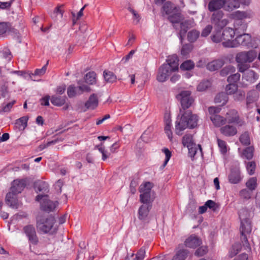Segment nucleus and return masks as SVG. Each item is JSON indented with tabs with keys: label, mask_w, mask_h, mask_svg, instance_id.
Here are the masks:
<instances>
[{
	"label": "nucleus",
	"mask_w": 260,
	"mask_h": 260,
	"mask_svg": "<svg viewBox=\"0 0 260 260\" xmlns=\"http://www.w3.org/2000/svg\"><path fill=\"white\" fill-rule=\"evenodd\" d=\"M199 116L193 114L190 111H187L182 113L179 121L175 123V133L177 135H182V132L186 128H193L198 125Z\"/></svg>",
	"instance_id": "f257e3e1"
},
{
	"label": "nucleus",
	"mask_w": 260,
	"mask_h": 260,
	"mask_svg": "<svg viewBox=\"0 0 260 260\" xmlns=\"http://www.w3.org/2000/svg\"><path fill=\"white\" fill-rule=\"evenodd\" d=\"M227 37H228V41L222 43L224 47L234 48L240 45L248 48H256L257 46V40L254 38L252 39L250 34H241L234 40H233L234 35Z\"/></svg>",
	"instance_id": "f03ea898"
},
{
	"label": "nucleus",
	"mask_w": 260,
	"mask_h": 260,
	"mask_svg": "<svg viewBox=\"0 0 260 260\" xmlns=\"http://www.w3.org/2000/svg\"><path fill=\"white\" fill-rule=\"evenodd\" d=\"M154 185L150 182H145L139 186L140 192V201L141 203L153 202L154 200V192L152 190Z\"/></svg>",
	"instance_id": "7ed1b4c3"
},
{
	"label": "nucleus",
	"mask_w": 260,
	"mask_h": 260,
	"mask_svg": "<svg viewBox=\"0 0 260 260\" xmlns=\"http://www.w3.org/2000/svg\"><path fill=\"white\" fill-rule=\"evenodd\" d=\"M251 223L248 220L241 221L240 228V239L244 249L248 251L251 250L250 244L248 241V236L251 233Z\"/></svg>",
	"instance_id": "20e7f679"
},
{
	"label": "nucleus",
	"mask_w": 260,
	"mask_h": 260,
	"mask_svg": "<svg viewBox=\"0 0 260 260\" xmlns=\"http://www.w3.org/2000/svg\"><path fill=\"white\" fill-rule=\"evenodd\" d=\"M224 13L222 11H215L212 15L211 23L218 31H220L229 23L227 19H222Z\"/></svg>",
	"instance_id": "39448f33"
},
{
	"label": "nucleus",
	"mask_w": 260,
	"mask_h": 260,
	"mask_svg": "<svg viewBox=\"0 0 260 260\" xmlns=\"http://www.w3.org/2000/svg\"><path fill=\"white\" fill-rule=\"evenodd\" d=\"M55 221L54 217L52 216L46 218L38 219L37 221V229L43 233H48L52 229Z\"/></svg>",
	"instance_id": "423d86ee"
},
{
	"label": "nucleus",
	"mask_w": 260,
	"mask_h": 260,
	"mask_svg": "<svg viewBox=\"0 0 260 260\" xmlns=\"http://www.w3.org/2000/svg\"><path fill=\"white\" fill-rule=\"evenodd\" d=\"M34 189L37 193H40L36 197V201L40 202L43 198L48 196L45 194L49 192V185L45 181L40 180L35 181L34 182Z\"/></svg>",
	"instance_id": "0eeeda50"
},
{
	"label": "nucleus",
	"mask_w": 260,
	"mask_h": 260,
	"mask_svg": "<svg viewBox=\"0 0 260 260\" xmlns=\"http://www.w3.org/2000/svg\"><path fill=\"white\" fill-rule=\"evenodd\" d=\"M177 98L180 100L181 108L183 110L190 107L194 103V99L188 90L182 91Z\"/></svg>",
	"instance_id": "6e6552de"
},
{
	"label": "nucleus",
	"mask_w": 260,
	"mask_h": 260,
	"mask_svg": "<svg viewBox=\"0 0 260 260\" xmlns=\"http://www.w3.org/2000/svg\"><path fill=\"white\" fill-rule=\"evenodd\" d=\"M257 56L256 51L252 50L238 53L236 56V61L238 63L251 62Z\"/></svg>",
	"instance_id": "1a4fd4ad"
},
{
	"label": "nucleus",
	"mask_w": 260,
	"mask_h": 260,
	"mask_svg": "<svg viewBox=\"0 0 260 260\" xmlns=\"http://www.w3.org/2000/svg\"><path fill=\"white\" fill-rule=\"evenodd\" d=\"M226 121L229 124H234L239 126L244 124V121L240 118L238 112L235 109L230 110L226 114Z\"/></svg>",
	"instance_id": "9d476101"
},
{
	"label": "nucleus",
	"mask_w": 260,
	"mask_h": 260,
	"mask_svg": "<svg viewBox=\"0 0 260 260\" xmlns=\"http://www.w3.org/2000/svg\"><path fill=\"white\" fill-rule=\"evenodd\" d=\"M42 200V201L40 200L39 202L40 203V209L42 211L47 213L53 212L58 204L57 201H52L45 198Z\"/></svg>",
	"instance_id": "9b49d317"
},
{
	"label": "nucleus",
	"mask_w": 260,
	"mask_h": 260,
	"mask_svg": "<svg viewBox=\"0 0 260 260\" xmlns=\"http://www.w3.org/2000/svg\"><path fill=\"white\" fill-rule=\"evenodd\" d=\"M258 78V76L252 70H247L243 74L241 84L246 87L249 84L254 83Z\"/></svg>",
	"instance_id": "f8f14e48"
},
{
	"label": "nucleus",
	"mask_w": 260,
	"mask_h": 260,
	"mask_svg": "<svg viewBox=\"0 0 260 260\" xmlns=\"http://www.w3.org/2000/svg\"><path fill=\"white\" fill-rule=\"evenodd\" d=\"M138 211V218L141 220H145L147 219L149 212L152 207V202L142 203Z\"/></svg>",
	"instance_id": "ddd939ff"
},
{
	"label": "nucleus",
	"mask_w": 260,
	"mask_h": 260,
	"mask_svg": "<svg viewBox=\"0 0 260 260\" xmlns=\"http://www.w3.org/2000/svg\"><path fill=\"white\" fill-rule=\"evenodd\" d=\"M6 204L12 209H18L19 207V203L17 195L9 191L6 196L5 198Z\"/></svg>",
	"instance_id": "4468645a"
},
{
	"label": "nucleus",
	"mask_w": 260,
	"mask_h": 260,
	"mask_svg": "<svg viewBox=\"0 0 260 260\" xmlns=\"http://www.w3.org/2000/svg\"><path fill=\"white\" fill-rule=\"evenodd\" d=\"M168 65H161L158 69L156 79L160 82H164L168 79L172 72L168 69Z\"/></svg>",
	"instance_id": "2eb2a0df"
},
{
	"label": "nucleus",
	"mask_w": 260,
	"mask_h": 260,
	"mask_svg": "<svg viewBox=\"0 0 260 260\" xmlns=\"http://www.w3.org/2000/svg\"><path fill=\"white\" fill-rule=\"evenodd\" d=\"M25 186V181L22 180H15L12 183L10 191L18 195L21 193Z\"/></svg>",
	"instance_id": "dca6fc26"
},
{
	"label": "nucleus",
	"mask_w": 260,
	"mask_h": 260,
	"mask_svg": "<svg viewBox=\"0 0 260 260\" xmlns=\"http://www.w3.org/2000/svg\"><path fill=\"white\" fill-rule=\"evenodd\" d=\"M236 125L228 123L224 126H222L220 129V133L226 137H232L235 136L237 133Z\"/></svg>",
	"instance_id": "f3484780"
},
{
	"label": "nucleus",
	"mask_w": 260,
	"mask_h": 260,
	"mask_svg": "<svg viewBox=\"0 0 260 260\" xmlns=\"http://www.w3.org/2000/svg\"><path fill=\"white\" fill-rule=\"evenodd\" d=\"M228 179L229 182L232 184H237L241 180V173L239 168H234L231 170L229 175Z\"/></svg>",
	"instance_id": "a211bd4d"
},
{
	"label": "nucleus",
	"mask_w": 260,
	"mask_h": 260,
	"mask_svg": "<svg viewBox=\"0 0 260 260\" xmlns=\"http://www.w3.org/2000/svg\"><path fill=\"white\" fill-rule=\"evenodd\" d=\"M167 63L164 65H168V69L172 73L178 70V59L176 55L170 56L167 59Z\"/></svg>",
	"instance_id": "6ab92c4d"
},
{
	"label": "nucleus",
	"mask_w": 260,
	"mask_h": 260,
	"mask_svg": "<svg viewBox=\"0 0 260 260\" xmlns=\"http://www.w3.org/2000/svg\"><path fill=\"white\" fill-rule=\"evenodd\" d=\"M201 244V239L195 235L190 236L184 242V244L186 247L192 248H195Z\"/></svg>",
	"instance_id": "aec40b11"
},
{
	"label": "nucleus",
	"mask_w": 260,
	"mask_h": 260,
	"mask_svg": "<svg viewBox=\"0 0 260 260\" xmlns=\"http://www.w3.org/2000/svg\"><path fill=\"white\" fill-rule=\"evenodd\" d=\"M252 15L253 14L251 11H237L231 14V17L240 21L246 18H250Z\"/></svg>",
	"instance_id": "412c9836"
},
{
	"label": "nucleus",
	"mask_w": 260,
	"mask_h": 260,
	"mask_svg": "<svg viewBox=\"0 0 260 260\" xmlns=\"http://www.w3.org/2000/svg\"><path fill=\"white\" fill-rule=\"evenodd\" d=\"M226 5V0H212L208 5L209 10L211 12L215 11L220 9Z\"/></svg>",
	"instance_id": "4be33fe9"
},
{
	"label": "nucleus",
	"mask_w": 260,
	"mask_h": 260,
	"mask_svg": "<svg viewBox=\"0 0 260 260\" xmlns=\"http://www.w3.org/2000/svg\"><path fill=\"white\" fill-rule=\"evenodd\" d=\"M99 104L97 95L93 93L89 96L88 100L85 103V106L87 109L93 110L95 109Z\"/></svg>",
	"instance_id": "5701e85b"
},
{
	"label": "nucleus",
	"mask_w": 260,
	"mask_h": 260,
	"mask_svg": "<svg viewBox=\"0 0 260 260\" xmlns=\"http://www.w3.org/2000/svg\"><path fill=\"white\" fill-rule=\"evenodd\" d=\"M224 64L222 59L214 60L207 64V69L210 71H214L221 68Z\"/></svg>",
	"instance_id": "b1692460"
},
{
	"label": "nucleus",
	"mask_w": 260,
	"mask_h": 260,
	"mask_svg": "<svg viewBox=\"0 0 260 260\" xmlns=\"http://www.w3.org/2000/svg\"><path fill=\"white\" fill-rule=\"evenodd\" d=\"M228 36H233L232 34H213L211 36L212 41L216 43H219L222 41V43L228 41Z\"/></svg>",
	"instance_id": "393cba45"
},
{
	"label": "nucleus",
	"mask_w": 260,
	"mask_h": 260,
	"mask_svg": "<svg viewBox=\"0 0 260 260\" xmlns=\"http://www.w3.org/2000/svg\"><path fill=\"white\" fill-rule=\"evenodd\" d=\"M28 117L23 116L17 119L15 123V127L19 131H23L27 126Z\"/></svg>",
	"instance_id": "a878e982"
},
{
	"label": "nucleus",
	"mask_w": 260,
	"mask_h": 260,
	"mask_svg": "<svg viewBox=\"0 0 260 260\" xmlns=\"http://www.w3.org/2000/svg\"><path fill=\"white\" fill-rule=\"evenodd\" d=\"M210 119L212 121L213 124L216 127H219L224 124L226 122V119L223 117L218 115L214 114L210 116Z\"/></svg>",
	"instance_id": "bb28decb"
},
{
	"label": "nucleus",
	"mask_w": 260,
	"mask_h": 260,
	"mask_svg": "<svg viewBox=\"0 0 260 260\" xmlns=\"http://www.w3.org/2000/svg\"><path fill=\"white\" fill-rule=\"evenodd\" d=\"M63 5L56 7L51 14V18L54 21H60L63 17V11L61 9Z\"/></svg>",
	"instance_id": "cd10ccee"
},
{
	"label": "nucleus",
	"mask_w": 260,
	"mask_h": 260,
	"mask_svg": "<svg viewBox=\"0 0 260 260\" xmlns=\"http://www.w3.org/2000/svg\"><path fill=\"white\" fill-rule=\"evenodd\" d=\"M66 99V96L54 95L51 96L50 101L51 103L54 106H61L65 104Z\"/></svg>",
	"instance_id": "c85d7f7f"
},
{
	"label": "nucleus",
	"mask_w": 260,
	"mask_h": 260,
	"mask_svg": "<svg viewBox=\"0 0 260 260\" xmlns=\"http://www.w3.org/2000/svg\"><path fill=\"white\" fill-rule=\"evenodd\" d=\"M182 17L179 10L177 9L174 11V13L170 14L168 16V20L173 24L179 23L182 19Z\"/></svg>",
	"instance_id": "c756f323"
},
{
	"label": "nucleus",
	"mask_w": 260,
	"mask_h": 260,
	"mask_svg": "<svg viewBox=\"0 0 260 260\" xmlns=\"http://www.w3.org/2000/svg\"><path fill=\"white\" fill-rule=\"evenodd\" d=\"M258 97V93L256 91L254 90L249 91L247 93L246 99V104L247 106L249 107L250 104H252L256 101Z\"/></svg>",
	"instance_id": "7c9ffc66"
},
{
	"label": "nucleus",
	"mask_w": 260,
	"mask_h": 260,
	"mask_svg": "<svg viewBox=\"0 0 260 260\" xmlns=\"http://www.w3.org/2000/svg\"><path fill=\"white\" fill-rule=\"evenodd\" d=\"M228 101V96L226 93L221 92L218 93L215 98L214 101L217 104H219L221 106L225 105Z\"/></svg>",
	"instance_id": "2f4dec72"
},
{
	"label": "nucleus",
	"mask_w": 260,
	"mask_h": 260,
	"mask_svg": "<svg viewBox=\"0 0 260 260\" xmlns=\"http://www.w3.org/2000/svg\"><path fill=\"white\" fill-rule=\"evenodd\" d=\"M162 9L166 15H169L174 13V11L176 10L177 8L172 3L168 1L164 4Z\"/></svg>",
	"instance_id": "473e14b6"
},
{
	"label": "nucleus",
	"mask_w": 260,
	"mask_h": 260,
	"mask_svg": "<svg viewBox=\"0 0 260 260\" xmlns=\"http://www.w3.org/2000/svg\"><path fill=\"white\" fill-rule=\"evenodd\" d=\"M182 143L183 145L186 147L196 145L193 141L192 136L190 134H186L183 137Z\"/></svg>",
	"instance_id": "72a5a7b5"
},
{
	"label": "nucleus",
	"mask_w": 260,
	"mask_h": 260,
	"mask_svg": "<svg viewBox=\"0 0 260 260\" xmlns=\"http://www.w3.org/2000/svg\"><path fill=\"white\" fill-rule=\"evenodd\" d=\"M179 35L181 42H183L186 36H187V40L190 43L196 41L199 36V34H179Z\"/></svg>",
	"instance_id": "f704fd0d"
},
{
	"label": "nucleus",
	"mask_w": 260,
	"mask_h": 260,
	"mask_svg": "<svg viewBox=\"0 0 260 260\" xmlns=\"http://www.w3.org/2000/svg\"><path fill=\"white\" fill-rule=\"evenodd\" d=\"M241 4L240 0H231L226 2V5L225 9L226 11H232L234 9H237L240 7Z\"/></svg>",
	"instance_id": "c9c22d12"
},
{
	"label": "nucleus",
	"mask_w": 260,
	"mask_h": 260,
	"mask_svg": "<svg viewBox=\"0 0 260 260\" xmlns=\"http://www.w3.org/2000/svg\"><path fill=\"white\" fill-rule=\"evenodd\" d=\"M84 80H79L78 81V86L77 87L78 90V94H81L84 92H89L90 88L88 85L85 84Z\"/></svg>",
	"instance_id": "e433bc0d"
},
{
	"label": "nucleus",
	"mask_w": 260,
	"mask_h": 260,
	"mask_svg": "<svg viewBox=\"0 0 260 260\" xmlns=\"http://www.w3.org/2000/svg\"><path fill=\"white\" fill-rule=\"evenodd\" d=\"M95 76L96 74L94 72H90L85 75L84 81L88 84H93L96 82Z\"/></svg>",
	"instance_id": "4c0bfd02"
},
{
	"label": "nucleus",
	"mask_w": 260,
	"mask_h": 260,
	"mask_svg": "<svg viewBox=\"0 0 260 260\" xmlns=\"http://www.w3.org/2000/svg\"><path fill=\"white\" fill-rule=\"evenodd\" d=\"M193 26V22L191 20H185L180 23V32H187V31Z\"/></svg>",
	"instance_id": "58836bf2"
},
{
	"label": "nucleus",
	"mask_w": 260,
	"mask_h": 260,
	"mask_svg": "<svg viewBox=\"0 0 260 260\" xmlns=\"http://www.w3.org/2000/svg\"><path fill=\"white\" fill-rule=\"evenodd\" d=\"M104 77L107 82L113 83L115 82L117 80L116 75L110 71H105L104 72Z\"/></svg>",
	"instance_id": "ea45409f"
},
{
	"label": "nucleus",
	"mask_w": 260,
	"mask_h": 260,
	"mask_svg": "<svg viewBox=\"0 0 260 260\" xmlns=\"http://www.w3.org/2000/svg\"><path fill=\"white\" fill-rule=\"evenodd\" d=\"M241 248V245L239 243H236L233 245L232 248L229 251V256L233 257L237 254H238Z\"/></svg>",
	"instance_id": "a19ab883"
},
{
	"label": "nucleus",
	"mask_w": 260,
	"mask_h": 260,
	"mask_svg": "<svg viewBox=\"0 0 260 260\" xmlns=\"http://www.w3.org/2000/svg\"><path fill=\"white\" fill-rule=\"evenodd\" d=\"M73 25L74 26H77L79 28V31L81 32H85L86 31H91V28L90 26H88L87 24L83 23L78 25L76 23L75 19L73 20Z\"/></svg>",
	"instance_id": "79ce46f5"
},
{
	"label": "nucleus",
	"mask_w": 260,
	"mask_h": 260,
	"mask_svg": "<svg viewBox=\"0 0 260 260\" xmlns=\"http://www.w3.org/2000/svg\"><path fill=\"white\" fill-rule=\"evenodd\" d=\"M235 71V68L234 67L231 65L226 66L224 67L220 72V74L221 76H226L230 74L234 73Z\"/></svg>",
	"instance_id": "37998d69"
},
{
	"label": "nucleus",
	"mask_w": 260,
	"mask_h": 260,
	"mask_svg": "<svg viewBox=\"0 0 260 260\" xmlns=\"http://www.w3.org/2000/svg\"><path fill=\"white\" fill-rule=\"evenodd\" d=\"M16 103L15 100H13L11 102L5 105L4 103L2 105L1 110H0V113H9L11 111L14 105Z\"/></svg>",
	"instance_id": "c03bdc74"
},
{
	"label": "nucleus",
	"mask_w": 260,
	"mask_h": 260,
	"mask_svg": "<svg viewBox=\"0 0 260 260\" xmlns=\"http://www.w3.org/2000/svg\"><path fill=\"white\" fill-rule=\"evenodd\" d=\"M188 254V251L187 250H180L173 257L172 260H185Z\"/></svg>",
	"instance_id": "a18cd8bd"
},
{
	"label": "nucleus",
	"mask_w": 260,
	"mask_h": 260,
	"mask_svg": "<svg viewBox=\"0 0 260 260\" xmlns=\"http://www.w3.org/2000/svg\"><path fill=\"white\" fill-rule=\"evenodd\" d=\"M240 142L244 145H249L250 144V140L249 133L247 132L243 133L240 137Z\"/></svg>",
	"instance_id": "49530a36"
},
{
	"label": "nucleus",
	"mask_w": 260,
	"mask_h": 260,
	"mask_svg": "<svg viewBox=\"0 0 260 260\" xmlns=\"http://www.w3.org/2000/svg\"><path fill=\"white\" fill-rule=\"evenodd\" d=\"M194 67L193 61L190 60H187L184 61L180 66V69L184 71H188L192 69Z\"/></svg>",
	"instance_id": "de8ad7c7"
},
{
	"label": "nucleus",
	"mask_w": 260,
	"mask_h": 260,
	"mask_svg": "<svg viewBox=\"0 0 260 260\" xmlns=\"http://www.w3.org/2000/svg\"><path fill=\"white\" fill-rule=\"evenodd\" d=\"M247 188L252 191L254 190L257 186V179L255 177L250 178L246 183Z\"/></svg>",
	"instance_id": "09e8293b"
},
{
	"label": "nucleus",
	"mask_w": 260,
	"mask_h": 260,
	"mask_svg": "<svg viewBox=\"0 0 260 260\" xmlns=\"http://www.w3.org/2000/svg\"><path fill=\"white\" fill-rule=\"evenodd\" d=\"M102 154V160H105L109 157L110 153H108L105 150V147L103 144L101 143L100 145H96L95 147Z\"/></svg>",
	"instance_id": "8fccbe9b"
},
{
	"label": "nucleus",
	"mask_w": 260,
	"mask_h": 260,
	"mask_svg": "<svg viewBox=\"0 0 260 260\" xmlns=\"http://www.w3.org/2000/svg\"><path fill=\"white\" fill-rule=\"evenodd\" d=\"M192 49V45L191 44H185L182 47L181 54L183 56L186 57L191 52Z\"/></svg>",
	"instance_id": "3c124183"
},
{
	"label": "nucleus",
	"mask_w": 260,
	"mask_h": 260,
	"mask_svg": "<svg viewBox=\"0 0 260 260\" xmlns=\"http://www.w3.org/2000/svg\"><path fill=\"white\" fill-rule=\"evenodd\" d=\"M12 25L10 22H0V32L11 31Z\"/></svg>",
	"instance_id": "603ef678"
},
{
	"label": "nucleus",
	"mask_w": 260,
	"mask_h": 260,
	"mask_svg": "<svg viewBox=\"0 0 260 260\" xmlns=\"http://www.w3.org/2000/svg\"><path fill=\"white\" fill-rule=\"evenodd\" d=\"M23 232L28 238L29 241H32V226L31 225H26L23 228Z\"/></svg>",
	"instance_id": "864d4df0"
},
{
	"label": "nucleus",
	"mask_w": 260,
	"mask_h": 260,
	"mask_svg": "<svg viewBox=\"0 0 260 260\" xmlns=\"http://www.w3.org/2000/svg\"><path fill=\"white\" fill-rule=\"evenodd\" d=\"M253 152L254 148L253 147H248L244 150L243 155L247 159H251L253 157Z\"/></svg>",
	"instance_id": "5fc2aeb1"
},
{
	"label": "nucleus",
	"mask_w": 260,
	"mask_h": 260,
	"mask_svg": "<svg viewBox=\"0 0 260 260\" xmlns=\"http://www.w3.org/2000/svg\"><path fill=\"white\" fill-rule=\"evenodd\" d=\"M67 94L69 98H73L78 94V90L77 87L74 85H70L67 89Z\"/></svg>",
	"instance_id": "6e6d98bb"
},
{
	"label": "nucleus",
	"mask_w": 260,
	"mask_h": 260,
	"mask_svg": "<svg viewBox=\"0 0 260 260\" xmlns=\"http://www.w3.org/2000/svg\"><path fill=\"white\" fill-rule=\"evenodd\" d=\"M238 89V86L236 84L229 83L226 86V92L227 94H234Z\"/></svg>",
	"instance_id": "4d7b16f0"
},
{
	"label": "nucleus",
	"mask_w": 260,
	"mask_h": 260,
	"mask_svg": "<svg viewBox=\"0 0 260 260\" xmlns=\"http://www.w3.org/2000/svg\"><path fill=\"white\" fill-rule=\"evenodd\" d=\"M48 63V61H47V63L41 69H36L34 73V77H36L37 76L40 77L45 74L47 70Z\"/></svg>",
	"instance_id": "13d9d810"
},
{
	"label": "nucleus",
	"mask_w": 260,
	"mask_h": 260,
	"mask_svg": "<svg viewBox=\"0 0 260 260\" xmlns=\"http://www.w3.org/2000/svg\"><path fill=\"white\" fill-rule=\"evenodd\" d=\"M162 151L165 153L166 156L165 160L161 166L162 168H164L165 167V166L168 164L169 160H170L171 156H172V153L169 150L168 148H165L162 149Z\"/></svg>",
	"instance_id": "bf43d9fd"
},
{
	"label": "nucleus",
	"mask_w": 260,
	"mask_h": 260,
	"mask_svg": "<svg viewBox=\"0 0 260 260\" xmlns=\"http://www.w3.org/2000/svg\"><path fill=\"white\" fill-rule=\"evenodd\" d=\"M240 74L237 73L229 76L227 81L230 84H236L240 80Z\"/></svg>",
	"instance_id": "052dcab7"
},
{
	"label": "nucleus",
	"mask_w": 260,
	"mask_h": 260,
	"mask_svg": "<svg viewBox=\"0 0 260 260\" xmlns=\"http://www.w3.org/2000/svg\"><path fill=\"white\" fill-rule=\"evenodd\" d=\"M128 10L133 14V19L134 22L136 24L139 23L141 18L139 14H138L137 12L135 10L130 7L128 8Z\"/></svg>",
	"instance_id": "680f3d73"
},
{
	"label": "nucleus",
	"mask_w": 260,
	"mask_h": 260,
	"mask_svg": "<svg viewBox=\"0 0 260 260\" xmlns=\"http://www.w3.org/2000/svg\"><path fill=\"white\" fill-rule=\"evenodd\" d=\"M245 96V93L243 90H237L234 94V98L236 101H241L243 100Z\"/></svg>",
	"instance_id": "e2e57ef3"
},
{
	"label": "nucleus",
	"mask_w": 260,
	"mask_h": 260,
	"mask_svg": "<svg viewBox=\"0 0 260 260\" xmlns=\"http://www.w3.org/2000/svg\"><path fill=\"white\" fill-rule=\"evenodd\" d=\"M210 83L208 81L201 82L197 86V90L199 91H203L210 86Z\"/></svg>",
	"instance_id": "0e129e2a"
},
{
	"label": "nucleus",
	"mask_w": 260,
	"mask_h": 260,
	"mask_svg": "<svg viewBox=\"0 0 260 260\" xmlns=\"http://www.w3.org/2000/svg\"><path fill=\"white\" fill-rule=\"evenodd\" d=\"M247 170L250 175H253L255 172L256 164L254 161H250L247 164Z\"/></svg>",
	"instance_id": "69168bd1"
},
{
	"label": "nucleus",
	"mask_w": 260,
	"mask_h": 260,
	"mask_svg": "<svg viewBox=\"0 0 260 260\" xmlns=\"http://www.w3.org/2000/svg\"><path fill=\"white\" fill-rule=\"evenodd\" d=\"M205 204L207 208L212 209L213 211H216L219 207L218 205L212 200H208Z\"/></svg>",
	"instance_id": "338daca9"
},
{
	"label": "nucleus",
	"mask_w": 260,
	"mask_h": 260,
	"mask_svg": "<svg viewBox=\"0 0 260 260\" xmlns=\"http://www.w3.org/2000/svg\"><path fill=\"white\" fill-rule=\"evenodd\" d=\"M208 251V248L206 246H201L195 252V255L198 256H202Z\"/></svg>",
	"instance_id": "774afa93"
}]
</instances>
